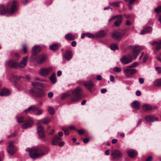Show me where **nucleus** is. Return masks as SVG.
<instances>
[{
    "label": "nucleus",
    "instance_id": "obj_1",
    "mask_svg": "<svg viewBox=\"0 0 161 161\" xmlns=\"http://www.w3.org/2000/svg\"><path fill=\"white\" fill-rule=\"evenodd\" d=\"M140 52V47L138 46H135L132 48V52L127 55L123 56L120 61L123 65H127L131 63L133 59H136Z\"/></svg>",
    "mask_w": 161,
    "mask_h": 161
},
{
    "label": "nucleus",
    "instance_id": "obj_2",
    "mask_svg": "<svg viewBox=\"0 0 161 161\" xmlns=\"http://www.w3.org/2000/svg\"><path fill=\"white\" fill-rule=\"evenodd\" d=\"M82 95V88L80 87H78L72 91L70 95L69 92L63 93L61 95V98L62 99H64L70 96L71 101L75 102L80 100Z\"/></svg>",
    "mask_w": 161,
    "mask_h": 161
},
{
    "label": "nucleus",
    "instance_id": "obj_3",
    "mask_svg": "<svg viewBox=\"0 0 161 161\" xmlns=\"http://www.w3.org/2000/svg\"><path fill=\"white\" fill-rule=\"evenodd\" d=\"M17 7V2L15 1L8 3L6 9H5L3 5H0V14H4L6 12L10 14H12L16 11Z\"/></svg>",
    "mask_w": 161,
    "mask_h": 161
},
{
    "label": "nucleus",
    "instance_id": "obj_4",
    "mask_svg": "<svg viewBox=\"0 0 161 161\" xmlns=\"http://www.w3.org/2000/svg\"><path fill=\"white\" fill-rule=\"evenodd\" d=\"M26 151H28L30 157L33 159L42 157L46 153L44 152H42L40 153H38L39 152V149L36 147L33 148L29 149V148L26 149Z\"/></svg>",
    "mask_w": 161,
    "mask_h": 161
},
{
    "label": "nucleus",
    "instance_id": "obj_5",
    "mask_svg": "<svg viewBox=\"0 0 161 161\" xmlns=\"http://www.w3.org/2000/svg\"><path fill=\"white\" fill-rule=\"evenodd\" d=\"M29 94L32 96L38 98H40L44 95V91L40 89H32L29 91Z\"/></svg>",
    "mask_w": 161,
    "mask_h": 161
},
{
    "label": "nucleus",
    "instance_id": "obj_6",
    "mask_svg": "<svg viewBox=\"0 0 161 161\" xmlns=\"http://www.w3.org/2000/svg\"><path fill=\"white\" fill-rule=\"evenodd\" d=\"M123 70L124 73L126 77H130L136 72V69L131 68L129 66L124 68Z\"/></svg>",
    "mask_w": 161,
    "mask_h": 161
},
{
    "label": "nucleus",
    "instance_id": "obj_7",
    "mask_svg": "<svg viewBox=\"0 0 161 161\" xmlns=\"http://www.w3.org/2000/svg\"><path fill=\"white\" fill-rule=\"evenodd\" d=\"M31 110L36 115H39L42 113V111L41 109H39L34 106L29 107L27 109L25 110L24 112L28 113Z\"/></svg>",
    "mask_w": 161,
    "mask_h": 161
},
{
    "label": "nucleus",
    "instance_id": "obj_8",
    "mask_svg": "<svg viewBox=\"0 0 161 161\" xmlns=\"http://www.w3.org/2000/svg\"><path fill=\"white\" fill-rule=\"evenodd\" d=\"M52 68L49 67L47 68H42L39 70L40 74L42 76L46 77L48 76L52 72Z\"/></svg>",
    "mask_w": 161,
    "mask_h": 161
},
{
    "label": "nucleus",
    "instance_id": "obj_9",
    "mask_svg": "<svg viewBox=\"0 0 161 161\" xmlns=\"http://www.w3.org/2000/svg\"><path fill=\"white\" fill-rule=\"evenodd\" d=\"M13 141L10 142L9 143L8 146L7 148L8 153L11 155H13L16 151V148L13 145Z\"/></svg>",
    "mask_w": 161,
    "mask_h": 161
},
{
    "label": "nucleus",
    "instance_id": "obj_10",
    "mask_svg": "<svg viewBox=\"0 0 161 161\" xmlns=\"http://www.w3.org/2000/svg\"><path fill=\"white\" fill-rule=\"evenodd\" d=\"M111 155L113 158L116 160H118L121 158L122 153L120 151L116 150L113 151L111 153Z\"/></svg>",
    "mask_w": 161,
    "mask_h": 161
},
{
    "label": "nucleus",
    "instance_id": "obj_11",
    "mask_svg": "<svg viewBox=\"0 0 161 161\" xmlns=\"http://www.w3.org/2000/svg\"><path fill=\"white\" fill-rule=\"evenodd\" d=\"M83 84L86 89L90 90L91 92H92L91 89L93 88L94 85L92 81H84L83 82Z\"/></svg>",
    "mask_w": 161,
    "mask_h": 161
},
{
    "label": "nucleus",
    "instance_id": "obj_12",
    "mask_svg": "<svg viewBox=\"0 0 161 161\" xmlns=\"http://www.w3.org/2000/svg\"><path fill=\"white\" fill-rule=\"evenodd\" d=\"M47 55L45 54H42L38 56L36 59L37 64H41L45 61Z\"/></svg>",
    "mask_w": 161,
    "mask_h": 161
},
{
    "label": "nucleus",
    "instance_id": "obj_13",
    "mask_svg": "<svg viewBox=\"0 0 161 161\" xmlns=\"http://www.w3.org/2000/svg\"><path fill=\"white\" fill-rule=\"evenodd\" d=\"M33 124V122L32 119L29 118L26 121L25 123L22 125V127L23 129H26L31 126Z\"/></svg>",
    "mask_w": 161,
    "mask_h": 161
},
{
    "label": "nucleus",
    "instance_id": "obj_14",
    "mask_svg": "<svg viewBox=\"0 0 161 161\" xmlns=\"http://www.w3.org/2000/svg\"><path fill=\"white\" fill-rule=\"evenodd\" d=\"M6 63L9 67L11 68H16L18 67V63L13 60H8L6 62Z\"/></svg>",
    "mask_w": 161,
    "mask_h": 161
},
{
    "label": "nucleus",
    "instance_id": "obj_15",
    "mask_svg": "<svg viewBox=\"0 0 161 161\" xmlns=\"http://www.w3.org/2000/svg\"><path fill=\"white\" fill-rule=\"evenodd\" d=\"M28 59V58L27 56L23 57L22 60L20 61L19 64H18V67L21 68L25 67L26 65Z\"/></svg>",
    "mask_w": 161,
    "mask_h": 161
},
{
    "label": "nucleus",
    "instance_id": "obj_16",
    "mask_svg": "<svg viewBox=\"0 0 161 161\" xmlns=\"http://www.w3.org/2000/svg\"><path fill=\"white\" fill-rule=\"evenodd\" d=\"M125 35L124 33H121L119 32L115 31L113 33L112 37L116 40L120 39Z\"/></svg>",
    "mask_w": 161,
    "mask_h": 161
},
{
    "label": "nucleus",
    "instance_id": "obj_17",
    "mask_svg": "<svg viewBox=\"0 0 161 161\" xmlns=\"http://www.w3.org/2000/svg\"><path fill=\"white\" fill-rule=\"evenodd\" d=\"M61 137L59 136L58 135L55 136L52 140V145H53L57 146L58 145L59 142L61 140Z\"/></svg>",
    "mask_w": 161,
    "mask_h": 161
},
{
    "label": "nucleus",
    "instance_id": "obj_18",
    "mask_svg": "<svg viewBox=\"0 0 161 161\" xmlns=\"http://www.w3.org/2000/svg\"><path fill=\"white\" fill-rule=\"evenodd\" d=\"M41 50V48L38 45H35L32 48V55H36Z\"/></svg>",
    "mask_w": 161,
    "mask_h": 161
},
{
    "label": "nucleus",
    "instance_id": "obj_19",
    "mask_svg": "<svg viewBox=\"0 0 161 161\" xmlns=\"http://www.w3.org/2000/svg\"><path fill=\"white\" fill-rule=\"evenodd\" d=\"M37 131L40 137L43 138L44 137L43 128L42 126H38L37 128Z\"/></svg>",
    "mask_w": 161,
    "mask_h": 161
},
{
    "label": "nucleus",
    "instance_id": "obj_20",
    "mask_svg": "<svg viewBox=\"0 0 161 161\" xmlns=\"http://www.w3.org/2000/svg\"><path fill=\"white\" fill-rule=\"evenodd\" d=\"M145 120L148 122H153L155 120L158 121V119L157 118H155L153 115H147L145 117Z\"/></svg>",
    "mask_w": 161,
    "mask_h": 161
},
{
    "label": "nucleus",
    "instance_id": "obj_21",
    "mask_svg": "<svg viewBox=\"0 0 161 161\" xmlns=\"http://www.w3.org/2000/svg\"><path fill=\"white\" fill-rule=\"evenodd\" d=\"M127 153L129 156L131 158L136 157L137 155L136 152L133 149H130L128 150Z\"/></svg>",
    "mask_w": 161,
    "mask_h": 161
},
{
    "label": "nucleus",
    "instance_id": "obj_22",
    "mask_svg": "<svg viewBox=\"0 0 161 161\" xmlns=\"http://www.w3.org/2000/svg\"><path fill=\"white\" fill-rule=\"evenodd\" d=\"M10 94L9 90L8 89H3L0 91V96H7Z\"/></svg>",
    "mask_w": 161,
    "mask_h": 161
},
{
    "label": "nucleus",
    "instance_id": "obj_23",
    "mask_svg": "<svg viewBox=\"0 0 161 161\" xmlns=\"http://www.w3.org/2000/svg\"><path fill=\"white\" fill-rule=\"evenodd\" d=\"M142 109L145 111H147L153 109L152 107L149 104H143L142 106Z\"/></svg>",
    "mask_w": 161,
    "mask_h": 161
},
{
    "label": "nucleus",
    "instance_id": "obj_24",
    "mask_svg": "<svg viewBox=\"0 0 161 161\" xmlns=\"http://www.w3.org/2000/svg\"><path fill=\"white\" fill-rule=\"evenodd\" d=\"M132 107L136 110H139L140 108L139 103L136 101H134L132 104Z\"/></svg>",
    "mask_w": 161,
    "mask_h": 161
},
{
    "label": "nucleus",
    "instance_id": "obj_25",
    "mask_svg": "<svg viewBox=\"0 0 161 161\" xmlns=\"http://www.w3.org/2000/svg\"><path fill=\"white\" fill-rule=\"evenodd\" d=\"M64 58L67 60H70L72 58L71 53L70 51H67L64 54Z\"/></svg>",
    "mask_w": 161,
    "mask_h": 161
},
{
    "label": "nucleus",
    "instance_id": "obj_26",
    "mask_svg": "<svg viewBox=\"0 0 161 161\" xmlns=\"http://www.w3.org/2000/svg\"><path fill=\"white\" fill-rule=\"evenodd\" d=\"M65 38L68 40H72L75 39V36L70 33H68L65 36Z\"/></svg>",
    "mask_w": 161,
    "mask_h": 161
},
{
    "label": "nucleus",
    "instance_id": "obj_27",
    "mask_svg": "<svg viewBox=\"0 0 161 161\" xmlns=\"http://www.w3.org/2000/svg\"><path fill=\"white\" fill-rule=\"evenodd\" d=\"M105 34L103 31H100L96 32L95 36L97 37H101L104 36Z\"/></svg>",
    "mask_w": 161,
    "mask_h": 161
},
{
    "label": "nucleus",
    "instance_id": "obj_28",
    "mask_svg": "<svg viewBox=\"0 0 161 161\" xmlns=\"http://www.w3.org/2000/svg\"><path fill=\"white\" fill-rule=\"evenodd\" d=\"M117 19L116 21L115 22L114 25L116 26H118L119 23H120L122 21V16L121 15H117Z\"/></svg>",
    "mask_w": 161,
    "mask_h": 161
},
{
    "label": "nucleus",
    "instance_id": "obj_29",
    "mask_svg": "<svg viewBox=\"0 0 161 161\" xmlns=\"http://www.w3.org/2000/svg\"><path fill=\"white\" fill-rule=\"evenodd\" d=\"M49 79L53 83H55L57 81V79L55 73H53L50 77Z\"/></svg>",
    "mask_w": 161,
    "mask_h": 161
},
{
    "label": "nucleus",
    "instance_id": "obj_30",
    "mask_svg": "<svg viewBox=\"0 0 161 161\" xmlns=\"http://www.w3.org/2000/svg\"><path fill=\"white\" fill-rule=\"evenodd\" d=\"M152 28L150 27H148L144 28L143 30L141 31V34L142 35L146 33L149 32L151 31Z\"/></svg>",
    "mask_w": 161,
    "mask_h": 161
},
{
    "label": "nucleus",
    "instance_id": "obj_31",
    "mask_svg": "<svg viewBox=\"0 0 161 161\" xmlns=\"http://www.w3.org/2000/svg\"><path fill=\"white\" fill-rule=\"evenodd\" d=\"M49 48L51 50L55 51L58 49V46L57 44H55L50 46Z\"/></svg>",
    "mask_w": 161,
    "mask_h": 161
},
{
    "label": "nucleus",
    "instance_id": "obj_32",
    "mask_svg": "<svg viewBox=\"0 0 161 161\" xmlns=\"http://www.w3.org/2000/svg\"><path fill=\"white\" fill-rule=\"evenodd\" d=\"M17 121L18 123H21L24 121V118L22 116H17L16 117Z\"/></svg>",
    "mask_w": 161,
    "mask_h": 161
},
{
    "label": "nucleus",
    "instance_id": "obj_33",
    "mask_svg": "<svg viewBox=\"0 0 161 161\" xmlns=\"http://www.w3.org/2000/svg\"><path fill=\"white\" fill-rule=\"evenodd\" d=\"M154 85L155 86H161V78L155 80L154 82Z\"/></svg>",
    "mask_w": 161,
    "mask_h": 161
},
{
    "label": "nucleus",
    "instance_id": "obj_34",
    "mask_svg": "<svg viewBox=\"0 0 161 161\" xmlns=\"http://www.w3.org/2000/svg\"><path fill=\"white\" fill-rule=\"evenodd\" d=\"M51 121V119L49 118H45L42 122L45 124H47Z\"/></svg>",
    "mask_w": 161,
    "mask_h": 161
},
{
    "label": "nucleus",
    "instance_id": "obj_35",
    "mask_svg": "<svg viewBox=\"0 0 161 161\" xmlns=\"http://www.w3.org/2000/svg\"><path fill=\"white\" fill-rule=\"evenodd\" d=\"M113 70L114 72L119 73L121 71V69L120 67H115L114 68Z\"/></svg>",
    "mask_w": 161,
    "mask_h": 161
},
{
    "label": "nucleus",
    "instance_id": "obj_36",
    "mask_svg": "<svg viewBox=\"0 0 161 161\" xmlns=\"http://www.w3.org/2000/svg\"><path fill=\"white\" fill-rule=\"evenodd\" d=\"M48 111L49 114L52 115L54 113V109L51 107H50L48 108Z\"/></svg>",
    "mask_w": 161,
    "mask_h": 161
},
{
    "label": "nucleus",
    "instance_id": "obj_37",
    "mask_svg": "<svg viewBox=\"0 0 161 161\" xmlns=\"http://www.w3.org/2000/svg\"><path fill=\"white\" fill-rule=\"evenodd\" d=\"M31 84L34 87L37 86H42L41 83L37 82H32Z\"/></svg>",
    "mask_w": 161,
    "mask_h": 161
},
{
    "label": "nucleus",
    "instance_id": "obj_38",
    "mask_svg": "<svg viewBox=\"0 0 161 161\" xmlns=\"http://www.w3.org/2000/svg\"><path fill=\"white\" fill-rule=\"evenodd\" d=\"M110 48L113 50H114L116 49H118L117 45L115 44H112L110 46Z\"/></svg>",
    "mask_w": 161,
    "mask_h": 161
},
{
    "label": "nucleus",
    "instance_id": "obj_39",
    "mask_svg": "<svg viewBox=\"0 0 161 161\" xmlns=\"http://www.w3.org/2000/svg\"><path fill=\"white\" fill-rule=\"evenodd\" d=\"M161 48V41L159 42V43L157 45L156 47V50L158 51Z\"/></svg>",
    "mask_w": 161,
    "mask_h": 161
},
{
    "label": "nucleus",
    "instance_id": "obj_40",
    "mask_svg": "<svg viewBox=\"0 0 161 161\" xmlns=\"http://www.w3.org/2000/svg\"><path fill=\"white\" fill-rule=\"evenodd\" d=\"M138 65V63L137 62H134L132 63L131 65H129L130 67L132 68L137 66Z\"/></svg>",
    "mask_w": 161,
    "mask_h": 161
},
{
    "label": "nucleus",
    "instance_id": "obj_41",
    "mask_svg": "<svg viewBox=\"0 0 161 161\" xmlns=\"http://www.w3.org/2000/svg\"><path fill=\"white\" fill-rule=\"evenodd\" d=\"M62 130L64 131L65 135H68L69 134V132L68 130L65 127H64L62 128Z\"/></svg>",
    "mask_w": 161,
    "mask_h": 161
},
{
    "label": "nucleus",
    "instance_id": "obj_42",
    "mask_svg": "<svg viewBox=\"0 0 161 161\" xmlns=\"http://www.w3.org/2000/svg\"><path fill=\"white\" fill-rule=\"evenodd\" d=\"M154 11L156 13L161 12V6H159L155 8Z\"/></svg>",
    "mask_w": 161,
    "mask_h": 161
},
{
    "label": "nucleus",
    "instance_id": "obj_43",
    "mask_svg": "<svg viewBox=\"0 0 161 161\" xmlns=\"http://www.w3.org/2000/svg\"><path fill=\"white\" fill-rule=\"evenodd\" d=\"M86 36L89 38H92L94 36V35L90 33H87L86 34Z\"/></svg>",
    "mask_w": 161,
    "mask_h": 161
},
{
    "label": "nucleus",
    "instance_id": "obj_44",
    "mask_svg": "<svg viewBox=\"0 0 161 161\" xmlns=\"http://www.w3.org/2000/svg\"><path fill=\"white\" fill-rule=\"evenodd\" d=\"M23 50L25 53L27 52V47L26 45H24L23 47Z\"/></svg>",
    "mask_w": 161,
    "mask_h": 161
},
{
    "label": "nucleus",
    "instance_id": "obj_45",
    "mask_svg": "<svg viewBox=\"0 0 161 161\" xmlns=\"http://www.w3.org/2000/svg\"><path fill=\"white\" fill-rule=\"evenodd\" d=\"M119 2H113V6L119 7Z\"/></svg>",
    "mask_w": 161,
    "mask_h": 161
},
{
    "label": "nucleus",
    "instance_id": "obj_46",
    "mask_svg": "<svg viewBox=\"0 0 161 161\" xmlns=\"http://www.w3.org/2000/svg\"><path fill=\"white\" fill-rule=\"evenodd\" d=\"M148 56L146 54H145L144 56L143 59V62H145L146 61L147 58H148Z\"/></svg>",
    "mask_w": 161,
    "mask_h": 161
},
{
    "label": "nucleus",
    "instance_id": "obj_47",
    "mask_svg": "<svg viewBox=\"0 0 161 161\" xmlns=\"http://www.w3.org/2000/svg\"><path fill=\"white\" fill-rule=\"evenodd\" d=\"M17 135V133H14L10 135H9L8 136V138L12 137L15 136Z\"/></svg>",
    "mask_w": 161,
    "mask_h": 161
},
{
    "label": "nucleus",
    "instance_id": "obj_48",
    "mask_svg": "<svg viewBox=\"0 0 161 161\" xmlns=\"http://www.w3.org/2000/svg\"><path fill=\"white\" fill-rule=\"evenodd\" d=\"M53 96V93L52 92H50L48 93V97L49 98H51Z\"/></svg>",
    "mask_w": 161,
    "mask_h": 161
},
{
    "label": "nucleus",
    "instance_id": "obj_49",
    "mask_svg": "<svg viewBox=\"0 0 161 161\" xmlns=\"http://www.w3.org/2000/svg\"><path fill=\"white\" fill-rule=\"evenodd\" d=\"M77 131L78 132L79 134L80 135H81L84 133V130L82 129H81L79 130H77Z\"/></svg>",
    "mask_w": 161,
    "mask_h": 161
},
{
    "label": "nucleus",
    "instance_id": "obj_50",
    "mask_svg": "<svg viewBox=\"0 0 161 161\" xmlns=\"http://www.w3.org/2000/svg\"><path fill=\"white\" fill-rule=\"evenodd\" d=\"M69 128L70 129H73L75 130V131H77V129L75 128V127L73 125H71L69 126Z\"/></svg>",
    "mask_w": 161,
    "mask_h": 161
},
{
    "label": "nucleus",
    "instance_id": "obj_51",
    "mask_svg": "<svg viewBox=\"0 0 161 161\" xmlns=\"http://www.w3.org/2000/svg\"><path fill=\"white\" fill-rule=\"evenodd\" d=\"M156 70L159 73H161V68L157 67L155 68Z\"/></svg>",
    "mask_w": 161,
    "mask_h": 161
},
{
    "label": "nucleus",
    "instance_id": "obj_52",
    "mask_svg": "<svg viewBox=\"0 0 161 161\" xmlns=\"http://www.w3.org/2000/svg\"><path fill=\"white\" fill-rule=\"evenodd\" d=\"M139 81L140 84H142L143 83L144 80L142 78H139Z\"/></svg>",
    "mask_w": 161,
    "mask_h": 161
},
{
    "label": "nucleus",
    "instance_id": "obj_53",
    "mask_svg": "<svg viewBox=\"0 0 161 161\" xmlns=\"http://www.w3.org/2000/svg\"><path fill=\"white\" fill-rule=\"evenodd\" d=\"M110 81L112 82H113L114 81V76L113 75H111L110 76Z\"/></svg>",
    "mask_w": 161,
    "mask_h": 161
},
{
    "label": "nucleus",
    "instance_id": "obj_54",
    "mask_svg": "<svg viewBox=\"0 0 161 161\" xmlns=\"http://www.w3.org/2000/svg\"><path fill=\"white\" fill-rule=\"evenodd\" d=\"M117 17V16H112L110 19H109L108 20L109 22H110L115 18Z\"/></svg>",
    "mask_w": 161,
    "mask_h": 161
},
{
    "label": "nucleus",
    "instance_id": "obj_55",
    "mask_svg": "<svg viewBox=\"0 0 161 161\" xmlns=\"http://www.w3.org/2000/svg\"><path fill=\"white\" fill-rule=\"evenodd\" d=\"M152 159V157L151 156H149L146 159V161H151Z\"/></svg>",
    "mask_w": 161,
    "mask_h": 161
},
{
    "label": "nucleus",
    "instance_id": "obj_56",
    "mask_svg": "<svg viewBox=\"0 0 161 161\" xmlns=\"http://www.w3.org/2000/svg\"><path fill=\"white\" fill-rule=\"evenodd\" d=\"M83 141L84 143H86L89 142V139L88 138H85L83 139Z\"/></svg>",
    "mask_w": 161,
    "mask_h": 161
},
{
    "label": "nucleus",
    "instance_id": "obj_57",
    "mask_svg": "<svg viewBox=\"0 0 161 161\" xmlns=\"http://www.w3.org/2000/svg\"><path fill=\"white\" fill-rule=\"evenodd\" d=\"M97 79L98 80H102V77L100 75H98L97 76Z\"/></svg>",
    "mask_w": 161,
    "mask_h": 161
},
{
    "label": "nucleus",
    "instance_id": "obj_58",
    "mask_svg": "<svg viewBox=\"0 0 161 161\" xmlns=\"http://www.w3.org/2000/svg\"><path fill=\"white\" fill-rule=\"evenodd\" d=\"M136 96H139L141 95V92L137 90L136 92Z\"/></svg>",
    "mask_w": 161,
    "mask_h": 161
},
{
    "label": "nucleus",
    "instance_id": "obj_59",
    "mask_svg": "<svg viewBox=\"0 0 161 161\" xmlns=\"http://www.w3.org/2000/svg\"><path fill=\"white\" fill-rule=\"evenodd\" d=\"M76 42L75 41H73L71 43V46L73 47H75L76 46Z\"/></svg>",
    "mask_w": 161,
    "mask_h": 161
},
{
    "label": "nucleus",
    "instance_id": "obj_60",
    "mask_svg": "<svg viewBox=\"0 0 161 161\" xmlns=\"http://www.w3.org/2000/svg\"><path fill=\"white\" fill-rule=\"evenodd\" d=\"M11 77H12V78H8V79L10 81H13V79L14 78L15 76L12 75L11 76Z\"/></svg>",
    "mask_w": 161,
    "mask_h": 161
},
{
    "label": "nucleus",
    "instance_id": "obj_61",
    "mask_svg": "<svg viewBox=\"0 0 161 161\" xmlns=\"http://www.w3.org/2000/svg\"><path fill=\"white\" fill-rule=\"evenodd\" d=\"M107 90L105 88H103L101 90V92L102 93H105L107 92Z\"/></svg>",
    "mask_w": 161,
    "mask_h": 161
},
{
    "label": "nucleus",
    "instance_id": "obj_62",
    "mask_svg": "<svg viewBox=\"0 0 161 161\" xmlns=\"http://www.w3.org/2000/svg\"><path fill=\"white\" fill-rule=\"evenodd\" d=\"M117 142V139H113L112 141V143H115Z\"/></svg>",
    "mask_w": 161,
    "mask_h": 161
},
{
    "label": "nucleus",
    "instance_id": "obj_63",
    "mask_svg": "<svg viewBox=\"0 0 161 161\" xmlns=\"http://www.w3.org/2000/svg\"><path fill=\"white\" fill-rule=\"evenodd\" d=\"M64 142H62L59 143H58V144L60 147H62L64 145Z\"/></svg>",
    "mask_w": 161,
    "mask_h": 161
},
{
    "label": "nucleus",
    "instance_id": "obj_64",
    "mask_svg": "<svg viewBox=\"0 0 161 161\" xmlns=\"http://www.w3.org/2000/svg\"><path fill=\"white\" fill-rule=\"evenodd\" d=\"M62 75V72L60 71V70H59L57 72V75L58 76H60L61 75Z\"/></svg>",
    "mask_w": 161,
    "mask_h": 161
}]
</instances>
